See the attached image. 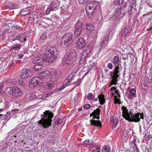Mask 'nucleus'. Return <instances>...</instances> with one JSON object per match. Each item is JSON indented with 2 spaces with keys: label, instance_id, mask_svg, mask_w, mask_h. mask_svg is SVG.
Returning <instances> with one entry per match:
<instances>
[{
  "label": "nucleus",
  "instance_id": "1",
  "mask_svg": "<svg viewBox=\"0 0 152 152\" xmlns=\"http://www.w3.org/2000/svg\"><path fill=\"white\" fill-rule=\"evenodd\" d=\"M47 50L42 58L40 56L35 58L33 61V63L35 64H40V63L42 62L44 64L47 65L55 61L59 53L56 48L54 47L50 48H48Z\"/></svg>",
  "mask_w": 152,
  "mask_h": 152
},
{
  "label": "nucleus",
  "instance_id": "2",
  "mask_svg": "<svg viewBox=\"0 0 152 152\" xmlns=\"http://www.w3.org/2000/svg\"><path fill=\"white\" fill-rule=\"evenodd\" d=\"M121 62V59L119 58L118 56H115L113 61L112 63L113 64L115 67V69L110 73V77L112 78L110 86L114 85H116L117 84L118 78L120 75V71L121 70L119 65Z\"/></svg>",
  "mask_w": 152,
  "mask_h": 152
},
{
  "label": "nucleus",
  "instance_id": "3",
  "mask_svg": "<svg viewBox=\"0 0 152 152\" xmlns=\"http://www.w3.org/2000/svg\"><path fill=\"white\" fill-rule=\"evenodd\" d=\"M43 118L39 121V124L42 125L44 129L47 128L51 126L52 118L54 115L53 113L49 110H46L41 115Z\"/></svg>",
  "mask_w": 152,
  "mask_h": 152
},
{
  "label": "nucleus",
  "instance_id": "4",
  "mask_svg": "<svg viewBox=\"0 0 152 152\" xmlns=\"http://www.w3.org/2000/svg\"><path fill=\"white\" fill-rule=\"evenodd\" d=\"M73 36L72 33H66L62 37L61 40V45L65 48L70 45L73 42Z\"/></svg>",
  "mask_w": 152,
  "mask_h": 152
},
{
  "label": "nucleus",
  "instance_id": "5",
  "mask_svg": "<svg viewBox=\"0 0 152 152\" xmlns=\"http://www.w3.org/2000/svg\"><path fill=\"white\" fill-rule=\"evenodd\" d=\"M6 93L9 94H12L14 96L18 97L21 96L22 92L17 87H10L5 89Z\"/></svg>",
  "mask_w": 152,
  "mask_h": 152
},
{
  "label": "nucleus",
  "instance_id": "6",
  "mask_svg": "<svg viewBox=\"0 0 152 152\" xmlns=\"http://www.w3.org/2000/svg\"><path fill=\"white\" fill-rule=\"evenodd\" d=\"M77 56V54L76 50L72 49L70 50L68 55H66L64 57L63 60L66 62L67 61H73L76 59Z\"/></svg>",
  "mask_w": 152,
  "mask_h": 152
},
{
  "label": "nucleus",
  "instance_id": "7",
  "mask_svg": "<svg viewBox=\"0 0 152 152\" xmlns=\"http://www.w3.org/2000/svg\"><path fill=\"white\" fill-rule=\"evenodd\" d=\"M83 23L79 21L75 24L74 31L75 37L77 38L80 36L82 32Z\"/></svg>",
  "mask_w": 152,
  "mask_h": 152
},
{
  "label": "nucleus",
  "instance_id": "8",
  "mask_svg": "<svg viewBox=\"0 0 152 152\" xmlns=\"http://www.w3.org/2000/svg\"><path fill=\"white\" fill-rule=\"evenodd\" d=\"M140 115V113H136L135 114H132V113L130 115H129L126 120L130 122H138L140 121V119L139 117Z\"/></svg>",
  "mask_w": 152,
  "mask_h": 152
},
{
  "label": "nucleus",
  "instance_id": "9",
  "mask_svg": "<svg viewBox=\"0 0 152 152\" xmlns=\"http://www.w3.org/2000/svg\"><path fill=\"white\" fill-rule=\"evenodd\" d=\"M31 71L27 69H22L20 74V76L21 78L24 79L31 77Z\"/></svg>",
  "mask_w": 152,
  "mask_h": 152
},
{
  "label": "nucleus",
  "instance_id": "10",
  "mask_svg": "<svg viewBox=\"0 0 152 152\" xmlns=\"http://www.w3.org/2000/svg\"><path fill=\"white\" fill-rule=\"evenodd\" d=\"M132 28L129 26H126L121 31L122 36L124 37H127L129 35V33L132 32Z\"/></svg>",
  "mask_w": 152,
  "mask_h": 152
},
{
  "label": "nucleus",
  "instance_id": "11",
  "mask_svg": "<svg viewBox=\"0 0 152 152\" xmlns=\"http://www.w3.org/2000/svg\"><path fill=\"white\" fill-rule=\"evenodd\" d=\"M85 10L88 17L90 18H92L93 16L95 14L96 10L92 9L91 6H88V5L86 7Z\"/></svg>",
  "mask_w": 152,
  "mask_h": 152
},
{
  "label": "nucleus",
  "instance_id": "12",
  "mask_svg": "<svg viewBox=\"0 0 152 152\" xmlns=\"http://www.w3.org/2000/svg\"><path fill=\"white\" fill-rule=\"evenodd\" d=\"M121 108L122 111V116L126 120L129 116V115L132 114V113L131 111H129L127 107L125 106H123Z\"/></svg>",
  "mask_w": 152,
  "mask_h": 152
},
{
  "label": "nucleus",
  "instance_id": "13",
  "mask_svg": "<svg viewBox=\"0 0 152 152\" xmlns=\"http://www.w3.org/2000/svg\"><path fill=\"white\" fill-rule=\"evenodd\" d=\"M77 46L79 49H82L86 45V41L84 38H79L77 40Z\"/></svg>",
  "mask_w": 152,
  "mask_h": 152
},
{
  "label": "nucleus",
  "instance_id": "14",
  "mask_svg": "<svg viewBox=\"0 0 152 152\" xmlns=\"http://www.w3.org/2000/svg\"><path fill=\"white\" fill-rule=\"evenodd\" d=\"M100 110L99 108H97L96 110H94L93 112L91 113L90 116H93L92 119H94L95 118L97 119H99V115H100Z\"/></svg>",
  "mask_w": 152,
  "mask_h": 152
},
{
  "label": "nucleus",
  "instance_id": "15",
  "mask_svg": "<svg viewBox=\"0 0 152 152\" xmlns=\"http://www.w3.org/2000/svg\"><path fill=\"white\" fill-rule=\"evenodd\" d=\"M52 73V77L53 78L55 79V81H57L58 78L61 76L62 73L59 70H54Z\"/></svg>",
  "mask_w": 152,
  "mask_h": 152
},
{
  "label": "nucleus",
  "instance_id": "16",
  "mask_svg": "<svg viewBox=\"0 0 152 152\" xmlns=\"http://www.w3.org/2000/svg\"><path fill=\"white\" fill-rule=\"evenodd\" d=\"M57 0H54L48 6L52 11H56L58 9L59 5L57 3Z\"/></svg>",
  "mask_w": 152,
  "mask_h": 152
},
{
  "label": "nucleus",
  "instance_id": "17",
  "mask_svg": "<svg viewBox=\"0 0 152 152\" xmlns=\"http://www.w3.org/2000/svg\"><path fill=\"white\" fill-rule=\"evenodd\" d=\"M84 48H85L84 51L83 53H85L86 55L88 56V57H89L90 56V54L93 50L92 47L91 45H88L85 46Z\"/></svg>",
  "mask_w": 152,
  "mask_h": 152
},
{
  "label": "nucleus",
  "instance_id": "18",
  "mask_svg": "<svg viewBox=\"0 0 152 152\" xmlns=\"http://www.w3.org/2000/svg\"><path fill=\"white\" fill-rule=\"evenodd\" d=\"M109 35H107L105 36L102 39V42L100 44L101 48H104L108 44V40L109 39Z\"/></svg>",
  "mask_w": 152,
  "mask_h": 152
},
{
  "label": "nucleus",
  "instance_id": "19",
  "mask_svg": "<svg viewBox=\"0 0 152 152\" xmlns=\"http://www.w3.org/2000/svg\"><path fill=\"white\" fill-rule=\"evenodd\" d=\"M90 122L91 124L93 126L99 127L100 128H101L102 127L101 122L99 120H96L94 119H92L90 120Z\"/></svg>",
  "mask_w": 152,
  "mask_h": 152
},
{
  "label": "nucleus",
  "instance_id": "20",
  "mask_svg": "<svg viewBox=\"0 0 152 152\" xmlns=\"http://www.w3.org/2000/svg\"><path fill=\"white\" fill-rule=\"evenodd\" d=\"M21 47V45L19 44H15L12 46L11 50L13 53L16 54L19 51Z\"/></svg>",
  "mask_w": 152,
  "mask_h": 152
},
{
  "label": "nucleus",
  "instance_id": "21",
  "mask_svg": "<svg viewBox=\"0 0 152 152\" xmlns=\"http://www.w3.org/2000/svg\"><path fill=\"white\" fill-rule=\"evenodd\" d=\"M119 5L120 6V9L123 10L124 12H127V9L126 7V2H124V0H120L119 2Z\"/></svg>",
  "mask_w": 152,
  "mask_h": 152
},
{
  "label": "nucleus",
  "instance_id": "22",
  "mask_svg": "<svg viewBox=\"0 0 152 152\" xmlns=\"http://www.w3.org/2000/svg\"><path fill=\"white\" fill-rule=\"evenodd\" d=\"M136 96V90L134 88L131 89L130 91L129 94L128 96V98L130 99H132L133 98Z\"/></svg>",
  "mask_w": 152,
  "mask_h": 152
},
{
  "label": "nucleus",
  "instance_id": "23",
  "mask_svg": "<svg viewBox=\"0 0 152 152\" xmlns=\"http://www.w3.org/2000/svg\"><path fill=\"white\" fill-rule=\"evenodd\" d=\"M88 56L86 55V53H83V54L80 57V58L79 63L80 65H82L84 62L86 64V58H88Z\"/></svg>",
  "mask_w": 152,
  "mask_h": 152
},
{
  "label": "nucleus",
  "instance_id": "24",
  "mask_svg": "<svg viewBox=\"0 0 152 152\" xmlns=\"http://www.w3.org/2000/svg\"><path fill=\"white\" fill-rule=\"evenodd\" d=\"M111 124H113V127L115 128L117 125L118 122V120L115 117H112L110 118Z\"/></svg>",
  "mask_w": 152,
  "mask_h": 152
},
{
  "label": "nucleus",
  "instance_id": "25",
  "mask_svg": "<svg viewBox=\"0 0 152 152\" xmlns=\"http://www.w3.org/2000/svg\"><path fill=\"white\" fill-rule=\"evenodd\" d=\"M34 79H35L36 85H41L43 83V81H44V79L40 77H35Z\"/></svg>",
  "mask_w": 152,
  "mask_h": 152
},
{
  "label": "nucleus",
  "instance_id": "26",
  "mask_svg": "<svg viewBox=\"0 0 152 152\" xmlns=\"http://www.w3.org/2000/svg\"><path fill=\"white\" fill-rule=\"evenodd\" d=\"M88 6H91L92 9L96 10L97 7H98L99 5L97 2L94 1H91L87 4Z\"/></svg>",
  "mask_w": 152,
  "mask_h": 152
},
{
  "label": "nucleus",
  "instance_id": "27",
  "mask_svg": "<svg viewBox=\"0 0 152 152\" xmlns=\"http://www.w3.org/2000/svg\"><path fill=\"white\" fill-rule=\"evenodd\" d=\"M98 98L99 100L100 104L101 105H103L105 103V99L104 95L101 94L99 95H98Z\"/></svg>",
  "mask_w": 152,
  "mask_h": 152
},
{
  "label": "nucleus",
  "instance_id": "28",
  "mask_svg": "<svg viewBox=\"0 0 152 152\" xmlns=\"http://www.w3.org/2000/svg\"><path fill=\"white\" fill-rule=\"evenodd\" d=\"M28 7L25 8L22 10L20 12V14L22 16H26L30 12V10Z\"/></svg>",
  "mask_w": 152,
  "mask_h": 152
},
{
  "label": "nucleus",
  "instance_id": "29",
  "mask_svg": "<svg viewBox=\"0 0 152 152\" xmlns=\"http://www.w3.org/2000/svg\"><path fill=\"white\" fill-rule=\"evenodd\" d=\"M54 87V83L51 82H48L44 86L45 89L46 90H50L53 89Z\"/></svg>",
  "mask_w": 152,
  "mask_h": 152
},
{
  "label": "nucleus",
  "instance_id": "30",
  "mask_svg": "<svg viewBox=\"0 0 152 152\" xmlns=\"http://www.w3.org/2000/svg\"><path fill=\"white\" fill-rule=\"evenodd\" d=\"M50 72L48 70H46L42 71L39 73V75L42 78L47 77L48 76Z\"/></svg>",
  "mask_w": 152,
  "mask_h": 152
},
{
  "label": "nucleus",
  "instance_id": "31",
  "mask_svg": "<svg viewBox=\"0 0 152 152\" xmlns=\"http://www.w3.org/2000/svg\"><path fill=\"white\" fill-rule=\"evenodd\" d=\"M135 4L134 3H131L130 4L128 9L127 10V12H129V14L130 15H132L133 14V10H134V9H133L134 6H135Z\"/></svg>",
  "mask_w": 152,
  "mask_h": 152
},
{
  "label": "nucleus",
  "instance_id": "32",
  "mask_svg": "<svg viewBox=\"0 0 152 152\" xmlns=\"http://www.w3.org/2000/svg\"><path fill=\"white\" fill-rule=\"evenodd\" d=\"M9 8L12 9H14L18 8L20 6L19 5L16 4H13L12 3H9L8 4Z\"/></svg>",
  "mask_w": 152,
  "mask_h": 152
},
{
  "label": "nucleus",
  "instance_id": "33",
  "mask_svg": "<svg viewBox=\"0 0 152 152\" xmlns=\"http://www.w3.org/2000/svg\"><path fill=\"white\" fill-rule=\"evenodd\" d=\"M86 28L88 30L92 31L94 29V26L91 23H86Z\"/></svg>",
  "mask_w": 152,
  "mask_h": 152
},
{
  "label": "nucleus",
  "instance_id": "34",
  "mask_svg": "<svg viewBox=\"0 0 152 152\" xmlns=\"http://www.w3.org/2000/svg\"><path fill=\"white\" fill-rule=\"evenodd\" d=\"M115 10L116 12L115 15H116L117 16H118L119 17H120L122 13L123 15L126 12H124L123 10H122L121 9H119V8H118V9H116Z\"/></svg>",
  "mask_w": 152,
  "mask_h": 152
},
{
  "label": "nucleus",
  "instance_id": "35",
  "mask_svg": "<svg viewBox=\"0 0 152 152\" xmlns=\"http://www.w3.org/2000/svg\"><path fill=\"white\" fill-rule=\"evenodd\" d=\"M29 86L31 88H34L36 86V84L34 78L31 79L28 84Z\"/></svg>",
  "mask_w": 152,
  "mask_h": 152
},
{
  "label": "nucleus",
  "instance_id": "36",
  "mask_svg": "<svg viewBox=\"0 0 152 152\" xmlns=\"http://www.w3.org/2000/svg\"><path fill=\"white\" fill-rule=\"evenodd\" d=\"M33 68L35 71H39L42 68V65L41 64H35L34 65Z\"/></svg>",
  "mask_w": 152,
  "mask_h": 152
},
{
  "label": "nucleus",
  "instance_id": "37",
  "mask_svg": "<svg viewBox=\"0 0 152 152\" xmlns=\"http://www.w3.org/2000/svg\"><path fill=\"white\" fill-rule=\"evenodd\" d=\"M120 18V17H119L118 16H117L116 15H114L112 17L110 18V20L111 21L115 22Z\"/></svg>",
  "mask_w": 152,
  "mask_h": 152
},
{
  "label": "nucleus",
  "instance_id": "38",
  "mask_svg": "<svg viewBox=\"0 0 152 152\" xmlns=\"http://www.w3.org/2000/svg\"><path fill=\"white\" fill-rule=\"evenodd\" d=\"M111 91H112V93L113 95H114L115 94L113 93L114 92H115V94H119V90L116 88L115 87H112L111 89Z\"/></svg>",
  "mask_w": 152,
  "mask_h": 152
},
{
  "label": "nucleus",
  "instance_id": "39",
  "mask_svg": "<svg viewBox=\"0 0 152 152\" xmlns=\"http://www.w3.org/2000/svg\"><path fill=\"white\" fill-rule=\"evenodd\" d=\"M26 40V36L23 34L21 35L18 39V40L21 42H24Z\"/></svg>",
  "mask_w": 152,
  "mask_h": 152
},
{
  "label": "nucleus",
  "instance_id": "40",
  "mask_svg": "<svg viewBox=\"0 0 152 152\" xmlns=\"http://www.w3.org/2000/svg\"><path fill=\"white\" fill-rule=\"evenodd\" d=\"M95 96L94 94H92L91 93H89L87 94L86 97L87 99L90 101H92L93 98Z\"/></svg>",
  "mask_w": 152,
  "mask_h": 152
},
{
  "label": "nucleus",
  "instance_id": "41",
  "mask_svg": "<svg viewBox=\"0 0 152 152\" xmlns=\"http://www.w3.org/2000/svg\"><path fill=\"white\" fill-rule=\"evenodd\" d=\"M13 24V23L12 22H9L5 24V26L6 27V28H7V29H11Z\"/></svg>",
  "mask_w": 152,
  "mask_h": 152
},
{
  "label": "nucleus",
  "instance_id": "42",
  "mask_svg": "<svg viewBox=\"0 0 152 152\" xmlns=\"http://www.w3.org/2000/svg\"><path fill=\"white\" fill-rule=\"evenodd\" d=\"M84 143L87 145H92L94 143L93 141L89 140H85L84 142Z\"/></svg>",
  "mask_w": 152,
  "mask_h": 152
},
{
  "label": "nucleus",
  "instance_id": "43",
  "mask_svg": "<svg viewBox=\"0 0 152 152\" xmlns=\"http://www.w3.org/2000/svg\"><path fill=\"white\" fill-rule=\"evenodd\" d=\"M103 148L106 152H110L111 150V148L109 145L104 146Z\"/></svg>",
  "mask_w": 152,
  "mask_h": 152
},
{
  "label": "nucleus",
  "instance_id": "44",
  "mask_svg": "<svg viewBox=\"0 0 152 152\" xmlns=\"http://www.w3.org/2000/svg\"><path fill=\"white\" fill-rule=\"evenodd\" d=\"M20 28V26L19 25L13 24L11 29L13 30H18Z\"/></svg>",
  "mask_w": 152,
  "mask_h": 152
},
{
  "label": "nucleus",
  "instance_id": "45",
  "mask_svg": "<svg viewBox=\"0 0 152 152\" xmlns=\"http://www.w3.org/2000/svg\"><path fill=\"white\" fill-rule=\"evenodd\" d=\"M12 117V115L11 112H7L6 114V117L7 120H9Z\"/></svg>",
  "mask_w": 152,
  "mask_h": 152
},
{
  "label": "nucleus",
  "instance_id": "46",
  "mask_svg": "<svg viewBox=\"0 0 152 152\" xmlns=\"http://www.w3.org/2000/svg\"><path fill=\"white\" fill-rule=\"evenodd\" d=\"M19 110L17 109L12 110L11 113L12 114V116H13L14 115H16L17 113L19 112Z\"/></svg>",
  "mask_w": 152,
  "mask_h": 152
},
{
  "label": "nucleus",
  "instance_id": "47",
  "mask_svg": "<svg viewBox=\"0 0 152 152\" xmlns=\"http://www.w3.org/2000/svg\"><path fill=\"white\" fill-rule=\"evenodd\" d=\"M63 122V120L60 118L57 119L55 122V123L57 126L61 125Z\"/></svg>",
  "mask_w": 152,
  "mask_h": 152
},
{
  "label": "nucleus",
  "instance_id": "48",
  "mask_svg": "<svg viewBox=\"0 0 152 152\" xmlns=\"http://www.w3.org/2000/svg\"><path fill=\"white\" fill-rule=\"evenodd\" d=\"M30 99L31 100H33L37 99L36 95L34 94H32L29 96Z\"/></svg>",
  "mask_w": 152,
  "mask_h": 152
},
{
  "label": "nucleus",
  "instance_id": "49",
  "mask_svg": "<svg viewBox=\"0 0 152 152\" xmlns=\"http://www.w3.org/2000/svg\"><path fill=\"white\" fill-rule=\"evenodd\" d=\"M74 76H75L74 74L72 73L69 75L67 78L65 80V81L68 80V79H69V80H70L71 81L73 79Z\"/></svg>",
  "mask_w": 152,
  "mask_h": 152
},
{
  "label": "nucleus",
  "instance_id": "50",
  "mask_svg": "<svg viewBox=\"0 0 152 152\" xmlns=\"http://www.w3.org/2000/svg\"><path fill=\"white\" fill-rule=\"evenodd\" d=\"M139 140H137L135 138H134V140L132 141V142L133 143L135 147L137 146V143H139Z\"/></svg>",
  "mask_w": 152,
  "mask_h": 152
},
{
  "label": "nucleus",
  "instance_id": "51",
  "mask_svg": "<svg viewBox=\"0 0 152 152\" xmlns=\"http://www.w3.org/2000/svg\"><path fill=\"white\" fill-rule=\"evenodd\" d=\"M47 33L44 32L43 34L40 36V39L41 40H44L47 38Z\"/></svg>",
  "mask_w": 152,
  "mask_h": 152
},
{
  "label": "nucleus",
  "instance_id": "52",
  "mask_svg": "<svg viewBox=\"0 0 152 152\" xmlns=\"http://www.w3.org/2000/svg\"><path fill=\"white\" fill-rule=\"evenodd\" d=\"M89 0H79V3L82 4H86L88 2Z\"/></svg>",
  "mask_w": 152,
  "mask_h": 152
},
{
  "label": "nucleus",
  "instance_id": "53",
  "mask_svg": "<svg viewBox=\"0 0 152 152\" xmlns=\"http://www.w3.org/2000/svg\"><path fill=\"white\" fill-rule=\"evenodd\" d=\"M9 35L10 36H12V37L14 38L15 36L17 37L16 36V33L15 32H11L10 33H9Z\"/></svg>",
  "mask_w": 152,
  "mask_h": 152
},
{
  "label": "nucleus",
  "instance_id": "54",
  "mask_svg": "<svg viewBox=\"0 0 152 152\" xmlns=\"http://www.w3.org/2000/svg\"><path fill=\"white\" fill-rule=\"evenodd\" d=\"M51 11H52V10H51L50 9L48 6L47 8L45 11V13L46 15H48Z\"/></svg>",
  "mask_w": 152,
  "mask_h": 152
},
{
  "label": "nucleus",
  "instance_id": "55",
  "mask_svg": "<svg viewBox=\"0 0 152 152\" xmlns=\"http://www.w3.org/2000/svg\"><path fill=\"white\" fill-rule=\"evenodd\" d=\"M53 94V93L52 92L48 93L45 94L44 95L42 96V97L43 98H44V97L46 98V97H48L49 96Z\"/></svg>",
  "mask_w": 152,
  "mask_h": 152
},
{
  "label": "nucleus",
  "instance_id": "56",
  "mask_svg": "<svg viewBox=\"0 0 152 152\" xmlns=\"http://www.w3.org/2000/svg\"><path fill=\"white\" fill-rule=\"evenodd\" d=\"M91 107V105L88 104H85L83 106L84 108L86 109H89Z\"/></svg>",
  "mask_w": 152,
  "mask_h": 152
},
{
  "label": "nucleus",
  "instance_id": "57",
  "mask_svg": "<svg viewBox=\"0 0 152 152\" xmlns=\"http://www.w3.org/2000/svg\"><path fill=\"white\" fill-rule=\"evenodd\" d=\"M122 56V58L124 60H127L128 58L127 54H124Z\"/></svg>",
  "mask_w": 152,
  "mask_h": 152
},
{
  "label": "nucleus",
  "instance_id": "58",
  "mask_svg": "<svg viewBox=\"0 0 152 152\" xmlns=\"http://www.w3.org/2000/svg\"><path fill=\"white\" fill-rule=\"evenodd\" d=\"M19 83L20 85L23 86H25L26 84L25 82L22 80H19Z\"/></svg>",
  "mask_w": 152,
  "mask_h": 152
},
{
  "label": "nucleus",
  "instance_id": "59",
  "mask_svg": "<svg viewBox=\"0 0 152 152\" xmlns=\"http://www.w3.org/2000/svg\"><path fill=\"white\" fill-rule=\"evenodd\" d=\"M126 61H124V68H126V67L129 64V62L128 59L126 60Z\"/></svg>",
  "mask_w": 152,
  "mask_h": 152
},
{
  "label": "nucleus",
  "instance_id": "60",
  "mask_svg": "<svg viewBox=\"0 0 152 152\" xmlns=\"http://www.w3.org/2000/svg\"><path fill=\"white\" fill-rule=\"evenodd\" d=\"M123 134L124 137H127L128 133H127L126 130H124L123 131Z\"/></svg>",
  "mask_w": 152,
  "mask_h": 152
},
{
  "label": "nucleus",
  "instance_id": "61",
  "mask_svg": "<svg viewBox=\"0 0 152 152\" xmlns=\"http://www.w3.org/2000/svg\"><path fill=\"white\" fill-rule=\"evenodd\" d=\"M66 81V82L65 83L66 86H68L70 83L71 80H69V79H68V80H67L65 81H64V82H65Z\"/></svg>",
  "mask_w": 152,
  "mask_h": 152
},
{
  "label": "nucleus",
  "instance_id": "62",
  "mask_svg": "<svg viewBox=\"0 0 152 152\" xmlns=\"http://www.w3.org/2000/svg\"><path fill=\"white\" fill-rule=\"evenodd\" d=\"M107 66L110 69H112L113 68V65L111 63H109L107 65Z\"/></svg>",
  "mask_w": 152,
  "mask_h": 152
},
{
  "label": "nucleus",
  "instance_id": "63",
  "mask_svg": "<svg viewBox=\"0 0 152 152\" xmlns=\"http://www.w3.org/2000/svg\"><path fill=\"white\" fill-rule=\"evenodd\" d=\"M4 84L3 83H1L0 84V93L2 90V88L4 87Z\"/></svg>",
  "mask_w": 152,
  "mask_h": 152
},
{
  "label": "nucleus",
  "instance_id": "64",
  "mask_svg": "<svg viewBox=\"0 0 152 152\" xmlns=\"http://www.w3.org/2000/svg\"><path fill=\"white\" fill-rule=\"evenodd\" d=\"M136 148H134V152H140L139 151V149L138 148V147H135Z\"/></svg>",
  "mask_w": 152,
  "mask_h": 152
}]
</instances>
